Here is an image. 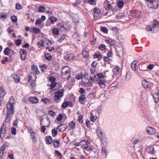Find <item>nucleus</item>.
Listing matches in <instances>:
<instances>
[{
  "mask_svg": "<svg viewBox=\"0 0 159 159\" xmlns=\"http://www.w3.org/2000/svg\"><path fill=\"white\" fill-rule=\"evenodd\" d=\"M14 98L11 97L7 104V107L4 108L3 111V114L6 116L5 120L6 123H8L10 121L11 116H12L15 112L14 108Z\"/></svg>",
  "mask_w": 159,
  "mask_h": 159,
  "instance_id": "f257e3e1",
  "label": "nucleus"
},
{
  "mask_svg": "<svg viewBox=\"0 0 159 159\" xmlns=\"http://www.w3.org/2000/svg\"><path fill=\"white\" fill-rule=\"evenodd\" d=\"M6 125L3 124L2 126L0 131V137L2 139H3L6 134Z\"/></svg>",
  "mask_w": 159,
  "mask_h": 159,
  "instance_id": "f03ea898",
  "label": "nucleus"
},
{
  "mask_svg": "<svg viewBox=\"0 0 159 159\" xmlns=\"http://www.w3.org/2000/svg\"><path fill=\"white\" fill-rule=\"evenodd\" d=\"M106 81L105 79H100L97 80V83L98 84L99 87L101 89L106 88Z\"/></svg>",
  "mask_w": 159,
  "mask_h": 159,
  "instance_id": "7ed1b4c3",
  "label": "nucleus"
},
{
  "mask_svg": "<svg viewBox=\"0 0 159 159\" xmlns=\"http://www.w3.org/2000/svg\"><path fill=\"white\" fill-rule=\"evenodd\" d=\"M104 8L107 10H112V7L110 3L106 0L104 1L103 4Z\"/></svg>",
  "mask_w": 159,
  "mask_h": 159,
  "instance_id": "20e7f679",
  "label": "nucleus"
},
{
  "mask_svg": "<svg viewBox=\"0 0 159 159\" xmlns=\"http://www.w3.org/2000/svg\"><path fill=\"white\" fill-rule=\"evenodd\" d=\"M68 127L67 125L66 124H61L58 125L57 128V129L59 130L60 132H63L66 130Z\"/></svg>",
  "mask_w": 159,
  "mask_h": 159,
  "instance_id": "39448f33",
  "label": "nucleus"
},
{
  "mask_svg": "<svg viewBox=\"0 0 159 159\" xmlns=\"http://www.w3.org/2000/svg\"><path fill=\"white\" fill-rule=\"evenodd\" d=\"M20 53L21 59L23 61L25 60L26 59V56L27 55L26 51L24 49H21Z\"/></svg>",
  "mask_w": 159,
  "mask_h": 159,
  "instance_id": "423d86ee",
  "label": "nucleus"
},
{
  "mask_svg": "<svg viewBox=\"0 0 159 159\" xmlns=\"http://www.w3.org/2000/svg\"><path fill=\"white\" fill-rule=\"evenodd\" d=\"M100 10L97 7H95L93 9V14L94 17L99 18L98 16L100 13Z\"/></svg>",
  "mask_w": 159,
  "mask_h": 159,
  "instance_id": "0eeeda50",
  "label": "nucleus"
},
{
  "mask_svg": "<svg viewBox=\"0 0 159 159\" xmlns=\"http://www.w3.org/2000/svg\"><path fill=\"white\" fill-rule=\"evenodd\" d=\"M90 144V143L88 141L86 142L85 140H82L80 142V145L82 146V148L85 149L88 148V146Z\"/></svg>",
  "mask_w": 159,
  "mask_h": 159,
  "instance_id": "6e6552de",
  "label": "nucleus"
},
{
  "mask_svg": "<svg viewBox=\"0 0 159 159\" xmlns=\"http://www.w3.org/2000/svg\"><path fill=\"white\" fill-rule=\"evenodd\" d=\"M6 93V92L4 88L2 86L0 87V99H3V97Z\"/></svg>",
  "mask_w": 159,
  "mask_h": 159,
  "instance_id": "1a4fd4ad",
  "label": "nucleus"
},
{
  "mask_svg": "<svg viewBox=\"0 0 159 159\" xmlns=\"http://www.w3.org/2000/svg\"><path fill=\"white\" fill-rule=\"evenodd\" d=\"M29 100L33 103H36L38 102L39 100L36 97H31L28 98Z\"/></svg>",
  "mask_w": 159,
  "mask_h": 159,
  "instance_id": "9d476101",
  "label": "nucleus"
},
{
  "mask_svg": "<svg viewBox=\"0 0 159 159\" xmlns=\"http://www.w3.org/2000/svg\"><path fill=\"white\" fill-rule=\"evenodd\" d=\"M146 130L147 132L148 133L150 134H153L156 132L155 129H154L150 127H147Z\"/></svg>",
  "mask_w": 159,
  "mask_h": 159,
  "instance_id": "9b49d317",
  "label": "nucleus"
},
{
  "mask_svg": "<svg viewBox=\"0 0 159 159\" xmlns=\"http://www.w3.org/2000/svg\"><path fill=\"white\" fill-rule=\"evenodd\" d=\"M96 132L98 136L100 139H102V137H103V135L102 129L100 128L99 127H98L97 129H96Z\"/></svg>",
  "mask_w": 159,
  "mask_h": 159,
  "instance_id": "f8f14e48",
  "label": "nucleus"
},
{
  "mask_svg": "<svg viewBox=\"0 0 159 159\" xmlns=\"http://www.w3.org/2000/svg\"><path fill=\"white\" fill-rule=\"evenodd\" d=\"M60 139H54L53 142L54 147L56 148H58L60 145Z\"/></svg>",
  "mask_w": 159,
  "mask_h": 159,
  "instance_id": "ddd939ff",
  "label": "nucleus"
},
{
  "mask_svg": "<svg viewBox=\"0 0 159 159\" xmlns=\"http://www.w3.org/2000/svg\"><path fill=\"white\" fill-rule=\"evenodd\" d=\"M74 57V55L73 54H69L66 55L65 57V58L66 60L67 61H70L71 60H72Z\"/></svg>",
  "mask_w": 159,
  "mask_h": 159,
  "instance_id": "4468645a",
  "label": "nucleus"
},
{
  "mask_svg": "<svg viewBox=\"0 0 159 159\" xmlns=\"http://www.w3.org/2000/svg\"><path fill=\"white\" fill-rule=\"evenodd\" d=\"M120 70V67L117 66L113 69V71L116 76H117L119 75Z\"/></svg>",
  "mask_w": 159,
  "mask_h": 159,
  "instance_id": "2eb2a0df",
  "label": "nucleus"
},
{
  "mask_svg": "<svg viewBox=\"0 0 159 159\" xmlns=\"http://www.w3.org/2000/svg\"><path fill=\"white\" fill-rule=\"evenodd\" d=\"M85 94H82L79 97V100L80 102L82 104L85 103Z\"/></svg>",
  "mask_w": 159,
  "mask_h": 159,
  "instance_id": "dca6fc26",
  "label": "nucleus"
},
{
  "mask_svg": "<svg viewBox=\"0 0 159 159\" xmlns=\"http://www.w3.org/2000/svg\"><path fill=\"white\" fill-rule=\"evenodd\" d=\"M46 143L48 144H51L53 142L52 137L50 136L46 137L45 138Z\"/></svg>",
  "mask_w": 159,
  "mask_h": 159,
  "instance_id": "f3484780",
  "label": "nucleus"
},
{
  "mask_svg": "<svg viewBox=\"0 0 159 159\" xmlns=\"http://www.w3.org/2000/svg\"><path fill=\"white\" fill-rule=\"evenodd\" d=\"M142 84L143 86L145 88H149V83L146 80H143L142 81Z\"/></svg>",
  "mask_w": 159,
  "mask_h": 159,
  "instance_id": "a211bd4d",
  "label": "nucleus"
},
{
  "mask_svg": "<svg viewBox=\"0 0 159 159\" xmlns=\"http://www.w3.org/2000/svg\"><path fill=\"white\" fill-rule=\"evenodd\" d=\"M153 97L155 99V102H157L159 101V93L157 92L153 95Z\"/></svg>",
  "mask_w": 159,
  "mask_h": 159,
  "instance_id": "6ab92c4d",
  "label": "nucleus"
},
{
  "mask_svg": "<svg viewBox=\"0 0 159 159\" xmlns=\"http://www.w3.org/2000/svg\"><path fill=\"white\" fill-rule=\"evenodd\" d=\"M10 145V144L9 143H7V142H5L4 143V144H3V145L2 146V147L0 148L1 150L3 151H4L5 149L6 148L9 146Z\"/></svg>",
  "mask_w": 159,
  "mask_h": 159,
  "instance_id": "aec40b11",
  "label": "nucleus"
},
{
  "mask_svg": "<svg viewBox=\"0 0 159 159\" xmlns=\"http://www.w3.org/2000/svg\"><path fill=\"white\" fill-rule=\"evenodd\" d=\"M96 76L98 77V80L104 79L103 78L105 77L104 75L101 73H98L97 75H95L94 76V77L96 78Z\"/></svg>",
  "mask_w": 159,
  "mask_h": 159,
  "instance_id": "412c9836",
  "label": "nucleus"
},
{
  "mask_svg": "<svg viewBox=\"0 0 159 159\" xmlns=\"http://www.w3.org/2000/svg\"><path fill=\"white\" fill-rule=\"evenodd\" d=\"M44 57L46 60L48 61H50L52 59V56L50 53H45L44 55Z\"/></svg>",
  "mask_w": 159,
  "mask_h": 159,
  "instance_id": "4be33fe9",
  "label": "nucleus"
},
{
  "mask_svg": "<svg viewBox=\"0 0 159 159\" xmlns=\"http://www.w3.org/2000/svg\"><path fill=\"white\" fill-rule=\"evenodd\" d=\"M101 139V142L104 146H106L107 144V141L106 138L103 137V138L102 137V138Z\"/></svg>",
  "mask_w": 159,
  "mask_h": 159,
  "instance_id": "5701e85b",
  "label": "nucleus"
},
{
  "mask_svg": "<svg viewBox=\"0 0 159 159\" xmlns=\"http://www.w3.org/2000/svg\"><path fill=\"white\" fill-rule=\"evenodd\" d=\"M46 8L43 6H40L39 7L38 11L39 12L43 13L45 11Z\"/></svg>",
  "mask_w": 159,
  "mask_h": 159,
  "instance_id": "b1692460",
  "label": "nucleus"
},
{
  "mask_svg": "<svg viewBox=\"0 0 159 159\" xmlns=\"http://www.w3.org/2000/svg\"><path fill=\"white\" fill-rule=\"evenodd\" d=\"M32 69L34 70V72L36 74H38L39 73V71L37 66L34 65H32Z\"/></svg>",
  "mask_w": 159,
  "mask_h": 159,
  "instance_id": "393cba45",
  "label": "nucleus"
},
{
  "mask_svg": "<svg viewBox=\"0 0 159 159\" xmlns=\"http://www.w3.org/2000/svg\"><path fill=\"white\" fill-rule=\"evenodd\" d=\"M13 78L14 80L16 83H19L20 81V77L17 75H13Z\"/></svg>",
  "mask_w": 159,
  "mask_h": 159,
  "instance_id": "a878e982",
  "label": "nucleus"
},
{
  "mask_svg": "<svg viewBox=\"0 0 159 159\" xmlns=\"http://www.w3.org/2000/svg\"><path fill=\"white\" fill-rule=\"evenodd\" d=\"M105 42L107 43L109 45L111 46H112L115 44L114 42L111 39H106L105 40Z\"/></svg>",
  "mask_w": 159,
  "mask_h": 159,
  "instance_id": "bb28decb",
  "label": "nucleus"
},
{
  "mask_svg": "<svg viewBox=\"0 0 159 159\" xmlns=\"http://www.w3.org/2000/svg\"><path fill=\"white\" fill-rule=\"evenodd\" d=\"M83 54L84 58H87L89 57V52L86 50L83 51Z\"/></svg>",
  "mask_w": 159,
  "mask_h": 159,
  "instance_id": "cd10ccee",
  "label": "nucleus"
},
{
  "mask_svg": "<svg viewBox=\"0 0 159 159\" xmlns=\"http://www.w3.org/2000/svg\"><path fill=\"white\" fill-rule=\"evenodd\" d=\"M136 67V61H134L131 63V68L133 70H135Z\"/></svg>",
  "mask_w": 159,
  "mask_h": 159,
  "instance_id": "c85d7f7f",
  "label": "nucleus"
},
{
  "mask_svg": "<svg viewBox=\"0 0 159 159\" xmlns=\"http://www.w3.org/2000/svg\"><path fill=\"white\" fill-rule=\"evenodd\" d=\"M150 4L151 5H156V6L154 5L153 6H152L153 7V8H157L158 7V3L157 2L155 1H153V0L152 2H151L150 3Z\"/></svg>",
  "mask_w": 159,
  "mask_h": 159,
  "instance_id": "c756f323",
  "label": "nucleus"
},
{
  "mask_svg": "<svg viewBox=\"0 0 159 159\" xmlns=\"http://www.w3.org/2000/svg\"><path fill=\"white\" fill-rule=\"evenodd\" d=\"M64 91V89H62L61 90H59L55 94L59 96H62V94Z\"/></svg>",
  "mask_w": 159,
  "mask_h": 159,
  "instance_id": "7c9ffc66",
  "label": "nucleus"
},
{
  "mask_svg": "<svg viewBox=\"0 0 159 159\" xmlns=\"http://www.w3.org/2000/svg\"><path fill=\"white\" fill-rule=\"evenodd\" d=\"M124 5V2L121 1H119L118 2L117 6L119 8H121Z\"/></svg>",
  "mask_w": 159,
  "mask_h": 159,
  "instance_id": "2f4dec72",
  "label": "nucleus"
},
{
  "mask_svg": "<svg viewBox=\"0 0 159 159\" xmlns=\"http://www.w3.org/2000/svg\"><path fill=\"white\" fill-rule=\"evenodd\" d=\"M90 115L91 121L93 122H94L97 119V117L96 116H94L91 113H90Z\"/></svg>",
  "mask_w": 159,
  "mask_h": 159,
  "instance_id": "473e14b6",
  "label": "nucleus"
},
{
  "mask_svg": "<svg viewBox=\"0 0 159 159\" xmlns=\"http://www.w3.org/2000/svg\"><path fill=\"white\" fill-rule=\"evenodd\" d=\"M69 125L71 129H73L75 127V123L73 121H71L69 124Z\"/></svg>",
  "mask_w": 159,
  "mask_h": 159,
  "instance_id": "72a5a7b5",
  "label": "nucleus"
},
{
  "mask_svg": "<svg viewBox=\"0 0 159 159\" xmlns=\"http://www.w3.org/2000/svg\"><path fill=\"white\" fill-rule=\"evenodd\" d=\"M23 8L22 6L19 3H16V8L18 10L21 9Z\"/></svg>",
  "mask_w": 159,
  "mask_h": 159,
  "instance_id": "f704fd0d",
  "label": "nucleus"
},
{
  "mask_svg": "<svg viewBox=\"0 0 159 159\" xmlns=\"http://www.w3.org/2000/svg\"><path fill=\"white\" fill-rule=\"evenodd\" d=\"M52 32L54 34L56 35H58L59 34V30L57 28H53L52 30Z\"/></svg>",
  "mask_w": 159,
  "mask_h": 159,
  "instance_id": "c9c22d12",
  "label": "nucleus"
},
{
  "mask_svg": "<svg viewBox=\"0 0 159 159\" xmlns=\"http://www.w3.org/2000/svg\"><path fill=\"white\" fill-rule=\"evenodd\" d=\"M152 26L154 27H155L159 25V22L157 21V20H155L153 21V22L152 24Z\"/></svg>",
  "mask_w": 159,
  "mask_h": 159,
  "instance_id": "e433bc0d",
  "label": "nucleus"
},
{
  "mask_svg": "<svg viewBox=\"0 0 159 159\" xmlns=\"http://www.w3.org/2000/svg\"><path fill=\"white\" fill-rule=\"evenodd\" d=\"M11 51V49L8 47L6 48L4 50V54L5 55H8L9 54V52Z\"/></svg>",
  "mask_w": 159,
  "mask_h": 159,
  "instance_id": "4c0bfd02",
  "label": "nucleus"
},
{
  "mask_svg": "<svg viewBox=\"0 0 159 159\" xmlns=\"http://www.w3.org/2000/svg\"><path fill=\"white\" fill-rule=\"evenodd\" d=\"M52 24H53L54 22L56 21L57 18L52 16L49 18Z\"/></svg>",
  "mask_w": 159,
  "mask_h": 159,
  "instance_id": "58836bf2",
  "label": "nucleus"
},
{
  "mask_svg": "<svg viewBox=\"0 0 159 159\" xmlns=\"http://www.w3.org/2000/svg\"><path fill=\"white\" fill-rule=\"evenodd\" d=\"M33 31L35 34H37L40 32V30L39 29L36 27H34L33 29Z\"/></svg>",
  "mask_w": 159,
  "mask_h": 159,
  "instance_id": "ea45409f",
  "label": "nucleus"
},
{
  "mask_svg": "<svg viewBox=\"0 0 159 159\" xmlns=\"http://www.w3.org/2000/svg\"><path fill=\"white\" fill-rule=\"evenodd\" d=\"M67 67L66 66H65L64 67H63L62 70V73L65 74H67L69 73V71L68 70H66V69L67 68Z\"/></svg>",
  "mask_w": 159,
  "mask_h": 159,
  "instance_id": "a19ab883",
  "label": "nucleus"
},
{
  "mask_svg": "<svg viewBox=\"0 0 159 159\" xmlns=\"http://www.w3.org/2000/svg\"><path fill=\"white\" fill-rule=\"evenodd\" d=\"M52 136L53 137L56 136L57 134V130L55 129H52Z\"/></svg>",
  "mask_w": 159,
  "mask_h": 159,
  "instance_id": "79ce46f5",
  "label": "nucleus"
},
{
  "mask_svg": "<svg viewBox=\"0 0 159 159\" xmlns=\"http://www.w3.org/2000/svg\"><path fill=\"white\" fill-rule=\"evenodd\" d=\"M66 36L65 34H63V35L58 40V42H61L63 40L65 39L66 37Z\"/></svg>",
  "mask_w": 159,
  "mask_h": 159,
  "instance_id": "37998d69",
  "label": "nucleus"
},
{
  "mask_svg": "<svg viewBox=\"0 0 159 159\" xmlns=\"http://www.w3.org/2000/svg\"><path fill=\"white\" fill-rule=\"evenodd\" d=\"M82 78V72H81L79 73L77 76L75 77V78L77 80H80Z\"/></svg>",
  "mask_w": 159,
  "mask_h": 159,
  "instance_id": "c03bdc74",
  "label": "nucleus"
},
{
  "mask_svg": "<svg viewBox=\"0 0 159 159\" xmlns=\"http://www.w3.org/2000/svg\"><path fill=\"white\" fill-rule=\"evenodd\" d=\"M124 13H120L116 15V18L118 19H121L124 16Z\"/></svg>",
  "mask_w": 159,
  "mask_h": 159,
  "instance_id": "a18cd8bd",
  "label": "nucleus"
},
{
  "mask_svg": "<svg viewBox=\"0 0 159 159\" xmlns=\"http://www.w3.org/2000/svg\"><path fill=\"white\" fill-rule=\"evenodd\" d=\"M101 30L105 34H107L108 32L107 29L105 27H101Z\"/></svg>",
  "mask_w": 159,
  "mask_h": 159,
  "instance_id": "49530a36",
  "label": "nucleus"
},
{
  "mask_svg": "<svg viewBox=\"0 0 159 159\" xmlns=\"http://www.w3.org/2000/svg\"><path fill=\"white\" fill-rule=\"evenodd\" d=\"M11 132L12 134L15 135L16 133V129L14 127H12Z\"/></svg>",
  "mask_w": 159,
  "mask_h": 159,
  "instance_id": "de8ad7c7",
  "label": "nucleus"
},
{
  "mask_svg": "<svg viewBox=\"0 0 159 159\" xmlns=\"http://www.w3.org/2000/svg\"><path fill=\"white\" fill-rule=\"evenodd\" d=\"M146 29L147 31H154V28H151L150 26H147L146 27Z\"/></svg>",
  "mask_w": 159,
  "mask_h": 159,
  "instance_id": "09e8293b",
  "label": "nucleus"
},
{
  "mask_svg": "<svg viewBox=\"0 0 159 159\" xmlns=\"http://www.w3.org/2000/svg\"><path fill=\"white\" fill-rule=\"evenodd\" d=\"M11 19L12 21L13 22H16L17 21V18L15 16H12L11 17Z\"/></svg>",
  "mask_w": 159,
  "mask_h": 159,
  "instance_id": "8fccbe9b",
  "label": "nucleus"
},
{
  "mask_svg": "<svg viewBox=\"0 0 159 159\" xmlns=\"http://www.w3.org/2000/svg\"><path fill=\"white\" fill-rule=\"evenodd\" d=\"M106 48L105 45L104 44H101V45L99 47V48L102 51H103L104 50H105Z\"/></svg>",
  "mask_w": 159,
  "mask_h": 159,
  "instance_id": "3c124183",
  "label": "nucleus"
},
{
  "mask_svg": "<svg viewBox=\"0 0 159 159\" xmlns=\"http://www.w3.org/2000/svg\"><path fill=\"white\" fill-rule=\"evenodd\" d=\"M83 116L82 115H80L78 118V121H79V122L82 123H83V121L82 120V118H83Z\"/></svg>",
  "mask_w": 159,
  "mask_h": 159,
  "instance_id": "603ef678",
  "label": "nucleus"
},
{
  "mask_svg": "<svg viewBox=\"0 0 159 159\" xmlns=\"http://www.w3.org/2000/svg\"><path fill=\"white\" fill-rule=\"evenodd\" d=\"M22 40L20 39H17L15 41V43L17 46H19L21 44Z\"/></svg>",
  "mask_w": 159,
  "mask_h": 159,
  "instance_id": "864d4df0",
  "label": "nucleus"
},
{
  "mask_svg": "<svg viewBox=\"0 0 159 159\" xmlns=\"http://www.w3.org/2000/svg\"><path fill=\"white\" fill-rule=\"evenodd\" d=\"M62 96H59L58 95H57L56 94L54 96V98L55 100H58L59 99L62 97Z\"/></svg>",
  "mask_w": 159,
  "mask_h": 159,
  "instance_id": "5fc2aeb1",
  "label": "nucleus"
},
{
  "mask_svg": "<svg viewBox=\"0 0 159 159\" xmlns=\"http://www.w3.org/2000/svg\"><path fill=\"white\" fill-rule=\"evenodd\" d=\"M44 41L43 40H41V42H38L37 44L39 46H41L42 47H43L44 45Z\"/></svg>",
  "mask_w": 159,
  "mask_h": 159,
  "instance_id": "6e6d98bb",
  "label": "nucleus"
},
{
  "mask_svg": "<svg viewBox=\"0 0 159 159\" xmlns=\"http://www.w3.org/2000/svg\"><path fill=\"white\" fill-rule=\"evenodd\" d=\"M62 118V115L61 114H59L57 117V119L58 121H60Z\"/></svg>",
  "mask_w": 159,
  "mask_h": 159,
  "instance_id": "4d7b16f0",
  "label": "nucleus"
},
{
  "mask_svg": "<svg viewBox=\"0 0 159 159\" xmlns=\"http://www.w3.org/2000/svg\"><path fill=\"white\" fill-rule=\"evenodd\" d=\"M69 105L68 103L67 102H64L62 105V107L64 108H66Z\"/></svg>",
  "mask_w": 159,
  "mask_h": 159,
  "instance_id": "13d9d810",
  "label": "nucleus"
},
{
  "mask_svg": "<svg viewBox=\"0 0 159 159\" xmlns=\"http://www.w3.org/2000/svg\"><path fill=\"white\" fill-rule=\"evenodd\" d=\"M102 55L100 53L97 54L95 53L93 55L94 58H98L100 57H102Z\"/></svg>",
  "mask_w": 159,
  "mask_h": 159,
  "instance_id": "bf43d9fd",
  "label": "nucleus"
},
{
  "mask_svg": "<svg viewBox=\"0 0 159 159\" xmlns=\"http://www.w3.org/2000/svg\"><path fill=\"white\" fill-rule=\"evenodd\" d=\"M55 153L56 154L58 155V156L60 157L61 158L62 157V154L58 151L56 150L55 151Z\"/></svg>",
  "mask_w": 159,
  "mask_h": 159,
  "instance_id": "052dcab7",
  "label": "nucleus"
},
{
  "mask_svg": "<svg viewBox=\"0 0 159 159\" xmlns=\"http://www.w3.org/2000/svg\"><path fill=\"white\" fill-rule=\"evenodd\" d=\"M154 66V65L152 64H150L149 65L147 66V69L149 70H152Z\"/></svg>",
  "mask_w": 159,
  "mask_h": 159,
  "instance_id": "680f3d73",
  "label": "nucleus"
},
{
  "mask_svg": "<svg viewBox=\"0 0 159 159\" xmlns=\"http://www.w3.org/2000/svg\"><path fill=\"white\" fill-rule=\"evenodd\" d=\"M28 18L29 20H30L32 22H33L34 20V19L32 16L29 14H28Z\"/></svg>",
  "mask_w": 159,
  "mask_h": 159,
  "instance_id": "e2e57ef3",
  "label": "nucleus"
},
{
  "mask_svg": "<svg viewBox=\"0 0 159 159\" xmlns=\"http://www.w3.org/2000/svg\"><path fill=\"white\" fill-rule=\"evenodd\" d=\"M48 114L52 116L55 115L56 113L55 112H53L52 111L50 110L49 111Z\"/></svg>",
  "mask_w": 159,
  "mask_h": 159,
  "instance_id": "0e129e2a",
  "label": "nucleus"
},
{
  "mask_svg": "<svg viewBox=\"0 0 159 159\" xmlns=\"http://www.w3.org/2000/svg\"><path fill=\"white\" fill-rule=\"evenodd\" d=\"M18 119L16 118L13 123V125L14 126H17L18 123Z\"/></svg>",
  "mask_w": 159,
  "mask_h": 159,
  "instance_id": "69168bd1",
  "label": "nucleus"
},
{
  "mask_svg": "<svg viewBox=\"0 0 159 159\" xmlns=\"http://www.w3.org/2000/svg\"><path fill=\"white\" fill-rule=\"evenodd\" d=\"M8 58L7 57H5L4 58V60L2 61L1 62L2 64H4L7 61Z\"/></svg>",
  "mask_w": 159,
  "mask_h": 159,
  "instance_id": "338daca9",
  "label": "nucleus"
},
{
  "mask_svg": "<svg viewBox=\"0 0 159 159\" xmlns=\"http://www.w3.org/2000/svg\"><path fill=\"white\" fill-rule=\"evenodd\" d=\"M89 3L91 5H94L96 4L95 1L94 0H89Z\"/></svg>",
  "mask_w": 159,
  "mask_h": 159,
  "instance_id": "774afa93",
  "label": "nucleus"
}]
</instances>
